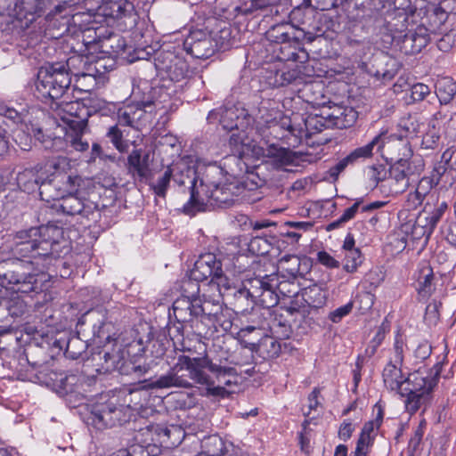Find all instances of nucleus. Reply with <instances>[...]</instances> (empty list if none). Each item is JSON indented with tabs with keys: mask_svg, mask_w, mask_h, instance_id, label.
I'll use <instances>...</instances> for the list:
<instances>
[{
	"mask_svg": "<svg viewBox=\"0 0 456 456\" xmlns=\"http://www.w3.org/2000/svg\"><path fill=\"white\" fill-rule=\"evenodd\" d=\"M298 278L284 273H272L263 277H255L247 281L243 288L239 289L234 296L237 300L250 298L265 308L275 306L280 297L290 298L300 291Z\"/></svg>",
	"mask_w": 456,
	"mask_h": 456,
	"instance_id": "obj_4",
	"label": "nucleus"
},
{
	"mask_svg": "<svg viewBox=\"0 0 456 456\" xmlns=\"http://www.w3.org/2000/svg\"><path fill=\"white\" fill-rule=\"evenodd\" d=\"M436 290L435 275L432 267L424 264L418 270L417 291L419 298L427 300Z\"/></svg>",
	"mask_w": 456,
	"mask_h": 456,
	"instance_id": "obj_25",
	"label": "nucleus"
},
{
	"mask_svg": "<svg viewBox=\"0 0 456 456\" xmlns=\"http://www.w3.org/2000/svg\"><path fill=\"white\" fill-rule=\"evenodd\" d=\"M77 178L70 175H57L49 180H43L39 187V195L43 200H61L64 195L74 190Z\"/></svg>",
	"mask_w": 456,
	"mask_h": 456,
	"instance_id": "obj_15",
	"label": "nucleus"
},
{
	"mask_svg": "<svg viewBox=\"0 0 456 456\" xmlns=\"http://www.w3.org/2000/svg\"><path fill=\"white\" fill-rule=\"evenodd\" d=\"M290 301L289 310L291 312L306 313L308 312L309 305L305 302V290L300 289V291L296 296H293Z\"/></svg>",
	"mask_w": 456,
	"mask_h": 456,
	"instance_id": "obj_54",
	"label": "nucleus"
},
{
	"mask_svg": "<svg viewBox=\"0 0 456 456\" xmlns=\"http://www.w3.org/2000/svg\"><path fill=\"white\" fill-rule=\"evenodd\" d=\"M37 167L35 168H27L22 172H20L17 175V183L19 187L28 192L31 193L39 191V187L41 182L43 181V175L39 174V170Z\"/></svg>",
	"mask_w": 456,
	"mask_h": 456,
	"instance_id": "obj_33",
	"label": "nucleus"
},
{
	"mask_svg": "<svg viewBox=\"0 0 456 456\" xmlns=\"http://www.w3.org/2000/svg\"><path fill=\"white\" fill-rule=\"evenodd\" d=\"M431 352H432L431 346L427 341H423V342L419 343V346H417V348L415 349L414 356L417 359L423 361V360L427 359L428 357H429V355L431 354Z\"/></svg>",
	"mask_w": 456,
	"mask_h": 456,
	"instance_id": "obj_63",
	"label": "nucleus"
},
{
	"mask_svg": "<svg viewBox=\"0 0 456 456\" xmlns=\"http://www.w3.org/2000/svg\"><path fill=\"white\" fill-rule=\"evenodd\" d=\"M402 164H394L391 167L390 187L395 193L403 192L410 185L411 179L403 173Z\"/></svg>",
	"mask_w": 456,
	"mask_h": 456,
	"instance_id": "obj_37",
	"label": "nucleus"
},
{
	"mask_svg": "<svg viewBox=\"0 0 456 456\" xmlns=\"http://www.w3.org/2000/svg\"><path fill=\"white\" fill-rule=\"evenodd\" d=\"M276 127L288 132L289 134L295 137V142L300 141L304 137V129L300 126H297L289 117L280 116L277 119Z\"/></svg>",
	"mask_w": 456,
	"mask_h": 456,
	"instance_id": "obj_46",
	"label": "nucleus"
},
{
	"mask_svg": "<svg viewBox=\"0 0 456 456\" xmlns=\"http://www.w3.org/2000/svg\"><path fill=\"white\" fill-rule=\"evenodd\" d=\"M217 273L211 278L213 281V285L216 290L221 289V291L225 295L230 289H232V282L230 279L224 274L223 268L221 267V272H216Z\"/></svg>",
	"mask_w": 456,
	"mask_h": 456,
	"instance_id": "obj_53",
	"label": "nucleus"
},
{
	"mask_svg": "<svg viewBox=\"0 0 456 456\" xmlns=\"http://www.w3.org/2000/svg\"><path fill=\"white\" fill-rule=\"evenodd\" d=\"M222 301H219V294L214 295L212 299H199V306L196 307L198 316L207 315L216 317L222 312Z\"/></svg>",
	"mask_w": 456,
	"mask_h": 456,
	"instance_id": "obj_39",
	"label": "nucleus"
},
{
	"mask_svg": "<svg viewBox=\"0 0 456 456\" xmlns=\"http://www.w3.org/2000/svg\"><path fill=\"white\" fill-rule=\"evenodd\" d=\"M172 168L174 182L188 188L191 193L190 200L183 207V213L189 216L204 211L208 205L229 207L240 191L235 183H223L224 171L216 165L205 167L201 171L185 163L173 164Z\"/></svg>",
	"mask_w": 456,
	"mask_h": 456,
	"instance_id": "obj_2",
	"label": "nucleus"
},
{
	"mask_svg": "<svg viewBox=\"0 0 456 456\" xmlns=\"http://www.w3.org/2000/svg\"><path fill=\"white\" fill-rule=\"evenodd\" d=\"M302 266L307 268L306 259H302L296 255H286L279 261V273H284L294 278H302L305 271Z\"/></svg>",
	"mask_w": 456,
	"mask_h": 456,
	"instance_id": "obj_32",
	"label": "nucleus"
},
{
	"mask_svg": "<svg viewBox=\"0 0 456 456\" xmlns=\"http://www.w3.org/2000/svg\"><path fill=\"white\" fill-rule=\"evenodd\" d=\"M399 150L403 151V157L395 159V164H402L403 173L411 179L424 170V161L420 157H412L411 149L407 142H399Z\"/></svg>",
	"mask_w": 456,
	"mask_h": 456,
	"instance_id": "obj_22",
	"label": "nucleus"
},
{
	"mask_svg": "<svg viewBox=\"0 0 456 456\" xmlns=\"http://www.w3.org/2000/svg\"><path fill=\"white\" fill-rule=\"evenodd\" d=\"M82 61L81 56L74 55L66 62H55L40 68L35 83L37 96L52 100L63 97L71 84L70 74L78 77V73H74L73 69Z\"/></svg>",
	"mask_w": 456,
	"mask_h": 456,
	"instance_id": "obj_5",
	"label": "nucleus"
},
{
	"mask_svg": "<svg viewBox=\"0 0 456 456\" xmlns=\"http://www.w3.org/2000/svg\"><path fill=\"white\" fill-rule=\"evenodd\" d=\"M370 444L371 437L365 434H361L354 451V456H367Z\"/></svg>",
	"mask_w": 456,
	"mask_h": 456,
	"instance_id": "obj_60",
	"label": "nucleus"
},
{
	"mask_svg": "<svg viewBox=\"0 0 456 456\" xmlns=\"http://www.w3.org/2000/svg\"><path fill=\"white\" fill-rule=\"evenodd\" d=\"M59 207L67 215H82L85 216H88L92 210L95 208L93 204L86 205L83 200L72 194V191L64 195Z\"/></svg>",
	"mask_w": 456,
	"mask_h": 456,
	"instance_id": "obj_28",
	"label": "nucleus"
},
{
	"mask_svg": "<svg viewBox=\"0 0 456 456\" xmlns=\"http://www.w3.org/2000/svg\"><path fill=\"white\" fill-rule=\"evenodd\" d=\"M238 131V133H232L230 136L229 142L231 146L234 147L237 151L242 154H246L248 151L252 152L253 146L256 144L248 140L245 135V129Z\"/></svg>",
	"mask_w": 456,
	"mask_h": 456,
	"instance_id": "obj_45",
	"label": "nucleus"
},
{
	"mask_svg": "<svg viewBox=\"0 0 456 456\" xmlns=\"http://www.w3.org/2000/svg\"><path fill=\"white\" fill-rule=\"evenodd\" d=\"M327 110H322L319 114H309L304 119V136L308 138L324 129L333 128Z\"/></svg>",
	"mask_w": 456,
	"mask_h": 456,
	"instance_id": "obj_29",
	"label": "nucleus"
},
{
	"mask_svg": "<svg viewBox=\"0 0 456 456\" xmlns=\"http://www.w3.org/2000/svg\"><path fill=\"white\" fill-rule=\"evenodd\" d=\"M440 181V174L433 173L430 176L422 177L414 191L410 192L407 196L406 203L410 208H417L420 206L424 199L428 195L431 190L438 184Z\"/></svg>",
	"mask_w": 456,
	"mask_h": 456,
	"instance_id": "obj_21",
	"label": "nucleus"
},
{
	"mask_svg": "<svg viewBox=\"0 0 456 456\" xmlns=\"http://www.w3.org/2000/svg\"><path fill=\"white\" fill-rule=\"evenodd\" d=\"M69 250L62 228L48 224L18 232L13 238V254L16 257L0 264V278L11 285V289L20 294L44 293L50 282L45 271L57 261L61 254Z\"/></svg>",
	"mask_w": 456,
	"mask_h": 456,
	"instance_id": "obj_1",
	"label": "nucleus"
},
{
	"mask_svg": "<svg viewBox=\"0 0 456 456\" xmlns=\"http://www.w3.org/2000/svg\"><path fill=\"white\" fill-rule=\"evenodd\" d=\"M294 28L289 24H279L273 27L268 32L269 40L276 44H281L280 50L283 53L282 59L292 61H303L306 58V53L303 50H290V40L294 38Z\"/></svg>",
	"mask_w": 456,
	"mask_h": 456,
	"instance_id": "obj_13",
	"label": "nucleus"
},
{
	"mask_svg": "<svg viewBox=\"0 0 456 456\" xmlns=\"http://www.w3.org/2000/svg\"><path fill=\"white\" fill-rule=\"evenodd\" d=\"M249 249L258 255H265L269 250V244L265 239L256 236L250 240Z\"/></svg>",
	"mask_w": 456,
	"mask_h": 456,
	"instance_id": "obj_59",
	"label": "nucleus"
},
{
	"mask_svg": "<svg viewBox=\"0 0 456 456\" xmlns=\"http://www.w3.org/2000/svg\"><path fill=\"white\" fill-rule=\"evenodd\" d=\"M430 94V88L423 83H416L411 88V97L413 102L423 101Z\"/></svg>",
	"mask_w": 456,
	"mask_h": 456,
	"instance_id": "obj_58",
	"label": "nucleus"
},
{
	"mask_svg": "<svg viewBox=\"0 0 456 456\" xmlns=\"http://www.w3.org/2000/svg\"><path fill=\"white\" fill-rule=\"evenodd\" d=\"M142 113L133 104L127 105L118 112V122L124 126H133L134 122L141 119Z\"/></svg>",
	"mask_w": 456,
	"mask_h": 456,
	"instance_id": "obj_47",
	"label": "nucleus"
},
{
	"mask_svg": "<svg viewBox=\"0 0 456 456\" xmlns=\"http://www.w3.org/2000/svg\"><path fill=\"white\" fill-rule=\"evenodd\" d=\"M129 356L128 351L122 347V345L115 343L111 350L104 352V366L106 371L118 370L121 373L126 372V362Z\"/></svg>",
	"mask_w": 456,
	"mask_h": 456,
	"instance_id": "obj_23",
	"label": "nucleus"
},
{
	"mask_svg": "<svg viewBox=\"0 0 456 456\" xmlns=\"http://www.w3.org/2000/svg\"><path fill=\"white\" fill-rule=\"evenodd\" d=\"M100 41V35L97 33V29L94 27L86 28L82 32V42L86 46V50L90 51V48L98 44Z\"/></svg>",
	"mask_w": 456,
	"mask_h": 456,
	"instance_id": "obj_56",
	"label": "nucleus"
},
{
	"mask_svg": "<svg viewBox=\"0 0 456 456\" xmlns=\"http://www.w3.org/2000/svg\"><path fill=\"white\" fill-rule=\"evenodd\" d=\"M258 352L265 358L277 357L281 352V344L271 336H265L258 343Z\"/></svg>",
	"mask_w": 456,
	"mask_h": 456,
	"instance_id": "obj_42",
	"label": "nucleus"
},
{
	"mask_svg": "<svg viewBox=\"0 0 456 456\" xmlns=\"http://www.w3.org/2000/svg\"><path fill=\"white\" fill-rule=\"evenodd\" d=\"M92 15L113 20L119 30L133 29L139 16L132 3L122 0H84Z\"/></svg>",
	"mask_w": 456,
	"mask_h": 456,
	"instance_id": "obj_8",
	"label": "nucleus"
},
{
	"mask_svg": "<svg viewBox=\"0 0 456 456\" xmlns=\"http://www.w3.org/2000/svg\"><path fill=\"white\" fill-rule=\"evenodd\" d=\"M404 347L405 343L403 342L402 338L396 337L393 346L392 354L387 363L402 366L403 362Z\"/></svg>",
	"mask_w": 456,
	"mask_h": 456,
	"instance_id": "obj_52",
	"label": "nucleus"
},
{
	"mask_svg": "<svg viewBox=\"0 0 456 456\" xmlns=\"http://www.w3.org/2000/svg\"><path fill=\"white\" fill-rule=\"evenodd\" d=\"M200 281H195L191 278L190 274V278L183 281L182 283V291L183 294L181 297L191 298V299H200L199 297V294L202 291V287L199 285Z\"/></svg>",
	"mask_w": 456,
	"mask_h": 456,
	"instance_id": "obj_48",
	"label": "nucleus"
},
{
	"mask_svg": "<svg viewBox=\"0 0 456 456\" xmlns=\"http://www.w3.org/2000/svg\"><path fill=\"white\" fill-rule=\"evenodd\" d=\"M47 7V0H16L14 11L20 17L40 14Z\"/></svg>",
	"mask_w": 456,
	"mask_h": 456,
	"instance_id": "obj_36",
	"label": "nucleus"
},
{
	"mask_svg": "<svg viewBox=\"0 0 456 456\" xmlns=\"http://www.w3.org/2000/svg\"><path fill=\"white\" fill-rule=\"evenodd\" d=\"M150 155L142 156L140 150H134L127 158L128 170L141 179L147 178L150 166Z\"/></svg>",
	"mask_w": 456,
	"mask_h": 456,
	"instance_id": "obj_34",
	"label": "nucleus"
},
{
	"mask_svg": "<svg viewBox=\"0 0 456 456\" xmlns=\"http://www.w3.org/2000/svg\"><path fill=\"white\" fill-rule=\"evenodd\" d=\"M19 293L5 289L0 301V305L8 311L10 315L14 317L21 316L28 311V303Z\"/></svg>",
	"mask_w": 456,
	"mask_h": 456,
	"instance_id": "obj_31",
	"label": "nucleus"
},
{
	"mask_svg": "<svg viewBox=\"0 0 456 456\" xmlns=\"http://www.w3.org/2000/svg\"><path fill=\"white\" fill-rule=\"evenodd\" d=\"M439 134L433 129L427 132L422 138V146L425 149H434L439 141Z\"/></svg>",
	"mask_w": 456,
	"mask_h": 456,
	"instance_id": "obj_62",
	"label": "nucleus"
},
{
	"mask_svg": "<svg viewBox=\"0 0 456 456\" xmlns=\"http://www.w3.org/2000/svg\"><path fill=\"white\" fill-rule=\"evenodd\" d=\"M202 448L206 456H223L225 451L224 443L218 436H210L202 441Z\"/></svg>",
	"mask_w": 456,
	"mask_h": 456,
	"instance_id": "obj_43",
	"label": "nucleus"
},
{
	"mask_svg": "<svg viewBox=\"0 0 456 456\" xmlns=\"http://www.w3.org/2000/svg\"><path fill=\"white\" fill-rule=\"evenodd\" d=\"M317 256L318 261L326 267L337 268L339 266V262L326 251H320Z\"/></svg>",
	"mask_w": 456,
	"mask_h": 456,
	"instance_id": "obj_64",
	"label": "nucleus"
},
{
	"mask_svg": "<svg viewBox=\"0 0 456 456\" xmlns=\"http://www.w3.org/2000/svg\"><path fill=\"white\" fill-rule=\"evenodd\" d=\"M197 306L199 299L180 297L173 303L174 315L179 322H189L194 317H198Z\"/></svg>",
	"mask_w": 456,
	"mask_h": 456,
	"instance_id": "obj_27",
	"label": "nucleus"
},
{
	"mask_svg": "<svg viewBox=\"0 0 456 456\" xmlns=\"http://www.w3.org/2000/svg\"><path fill=\"white\" fill-rule=\"evenodd\" d=\"M386 136L383 134L376 135L369 143L352 151L346 157L338 161L329 170L330 177L337 179L338 175L348 167H353L373 155V151H382L385 148Z\"/></svg>",
	"mask_w": 456,
	"mask_h": 456,
	"instance_id": "obj_12",
	"label": "nucleus"
},
{
	"mask_svg": "<svg viewBox=\"0 0 456 456\" xmlns=\"http://www.w3.org/2000/svg\"><path fill=\"white\" fill-rule=\"evenodd\" d=\"M171 430L160 425H151L144 429H141L135 439L142 444H134L127 449L129 456H150L156 455L159 452V449L156 444L161 446H169L168 439Z\"/></svg>",
	"mask_w": 456,
	"mask_h": 456,
	"instance_id": "obj_11",
	"label": "nucleus"
},
{
	"mask_svg": "<svg viewBox=\"0 0 456 456\" xmlns=\"http://www.w3.org/2000/svg\"><path fill=\"white\" fill-rule=\"evenodd\" d=\"M107 136L119 151H125L126 145L122 140L123 134L118 126H110L107 133Z\"/></svg>",
	"mask_w": 456,
	"mask_h": 456,
	"instance_id": "obj_57",
	"label": "nucleus"
},
{
	"mask_svg": "<svg viewBox=\"0 0 456 456\" xmlns=\"http://www.w3.org/2000/svg\"><path fill=\"white\" fill-rule=\"evenodd\" d=\"M204 355L198 357H190L185 354H180L176 362L164 375L152 381L150 388H169L183 387L190 388L191 384L188 379L195 383L210 384L208 379L203 373Z\"/></svg>",
	"mask_w": 456,
	"mask_h": 456,
	"instance_id": "obj_6",
	"label": "nucleus"
},
{
	"mask_svg": "<svg viewBox=\"0 0 456 456\" xmlns=\"http://www.w3.org/2000/svg\"><path fill=\"white\" fill-rule=\"evenodd\" d=\"M174 170L172 165L168 166L164 172L151 184V189L159 197H165L168 189L171 179L173 178Z\"/></svg>",
	"mask_w": 456,
	"mask_h": 456,
	"instance_id": "obj_44",
	"label": "nucleus"
},
{
	"mask_svg": "<svg viewBox=\"0 0 456 456\" xmlns=\"http://www.w3.org/2000/svg\"><path fill=\"white\" fill-rule=\"evenodd\" d=\"M399 134H389L387 133H382L385 136V148H390L391 143H393L395 139L397 142V147L399 148V142H404L403 139L408 136L415 134L419 128V123L415 116L408 115L400 119L399 124Z\"/></svg>",
	"mask_w": 456,
	"mask_h": 456,
	"instance_id": "obj_24",
	"label": "nucleus"
},
{
	"mask_svg": "<svg viewBox=\"0 0 456 456\" xmlns=\"http://www.w3.org/2000/svg\"><path fill=\"white\" fill-rule=\"evenodd\" d=\"M440 306L441 303L437 300H433L427 305L424 319L428 324L435 325L437 322Z\"/></svg>",
	"mask_w": 456,
	"mask_h": 456,
	"instance_id": "obj_55",
	"label": "nucleus"
},
{
	"mask_svg": "<svg viewBox=\"0 0 456 456\" xmlns=\"http://www.w3.org/2000/svg\"><path fill=\"white\" fill-rule=\"evenodd\" d=\"M203 373L210 382V384H200L206 387L207 396L227 397L230 394L227 387L238 382L235 368L214 363L208 354H204Z\"/></svg>",
	"mask_w": 456,
	"mask_h": 456,
	"instance_id": "obj_9",
	"label": "nucleus"
},
{
	"mask_svg": "<svg viewBox=\"0 0 456 456\" xmlns=\"http://www.w3.org/2000/svg\"><path fill=\"white\" fill-rule=\"evenodd\" d=\"M403 231L405 234L410 236L411 240H419L425 239V242L427 243L434 229L427 222V218H424V216L419 214L413 224L407 223L403 225Z\"/></svg>",
	"mask_w": 456,
	"mask_h": 456,
	"instance_id": "obj_30",
	"label": "nucleus"
},
{
	"mask_svg": "<svg viewBox=\"0 0 456 456\" xmlns=\"http://www.w3.org/2000/svg\"><path fill=\"white\" fill-rule=\"evenodd\" d=\"M210 38L201 30L191 32L183 42L184 50L195 58H208L212 53Z\"/></svg>",
	"mask_w": 456,
	"mask_h": 456,
	"instance_id": "obj_18",
	"label": "nucleus"
},
{
	"mask_svg": "<svg viewBox=\"0 0 456 456\" xmlns=\"http://www.w3.org/2000/svg\"><path fill=\"white\" fill-rule=\"evenodd\" d=\"M130 97L132 104L142 113L151 111L156 100V89L148 81H141L133 86Z\"/></svg>",
	"mask_w": 456,
	"mask_h": 456,
	"instance_id": "obj_19",
	"label": "nucleus"
},
{
	"mask_svg": "<svg viewBox=\"0 0 456 456\" xmlns=\"http://www.w3.org/2000/svg\"><path fill=\"white\" fill-rule=\"evenodd\" d=\"M298 77V71L291 69L288 70H277L273 85L274 86H284L294 82Z\"/></svg>",
	"mask_w": 456,
	"mask_h": 456,
	"instance_id": "obj_51",
	"label": "nucleus"
},
{
	"mask_svg": "<svg viewBox=\"0 0 456 456\" xmlns=\"http://www.w3.org/2000/svg\"><path fill=\"white\" fill-rule=\"evenodd\" d=\"M58 115L66 123L64 140L77 151L89 149V142L83 139L87 126L88 110L77 101H62L58 105Z\"/></svg>",
	"mask_w": 456,
	"mask_h": 456,
	"instance_id": "obj_7",
	"label": "nucleus"
},
{
	"mask_svg": "<svg viewBox=\"0 0 456 456\" xmlns=\"http://www.w3.org/2000/svg\"><path fill=\"white\" fill-rule=\"evenodd\" d=\"M332 127L344 129L352 126L357 119V112L351 107L335 106L327 110Z\"/></svg>",
	"mask_w": 456,
	"mask_h": 456,
	"instance_id": "obj_26",
	"label": "nucleus"
},
{
	"mask_svg": "<svg viewBox=\"0 0 456 456\" xmlns=\"http://www.w3.org/2000/svg\"><path fill=\"white\" fill-rule=\"evenodd\" d=\"M447 209L448 204L443 200L437 201L433 208H429L428 204H427L419 214L424 216V218H427V222L435 230Z\"/></svg>",
	"mask_w": 456,
	"mask_h": 456,
	"instance_id": "obj_38",
	"label": "nucleus"
},
{
	"mask_svg": "<svg viewBox=\"0 0 456 456\" xmlns=\"http://www.w3.org/2000/svg\"><path fill=\"white\" fill-rule=\"evenodd\" d=\"M362 263V256L360 249L350 250L346 253L344 270L347 273H354Z\"/></svg>",
	"mask_w": 456,
	"mask_h": 456,
	"instance_id": "obj_50",
	"label": "nucleus"
},
{
	"mask_svg": "<svg viewBox=\"0 0 456 456\" xmlns=\"http://www.w3.org/2000/svg\"><path fill=\"white\" fill-rule=\"evenodd\" d=\"M280 116L281 112L278 110L262 105L259 107L256 117L251 118V122L253 121L256 128L259 131H263L265 128H275Z\"/></svg>",
	"mask_w": 456,
	"mask_h": 456,
	"instance_id": "obj_35",
	"label": "nucleus"
},
{
	"mask_svg": "<svg viewBox=\"0 0 456 456\" xmlns=\"http://www.w3.org/2000/svg\"><path fill=\"white\" fill-rule=\"evenodd\" d=\"M130 408L119 402L118 396L112 395L97 402L92 410V423L98 428H113L126 422Z\"/></svg>",
	"mask_w": 456,
	"mask_h": 456,
	"instance_id": "obj_10",
	"label": "nucleus"
},
{
	"mask_svg": "<svg viewBox=\"0 0 456 456\" xmlns=\"http://www.w3.org/2000/svg\"><path fill=\"white\" fill-rule=\"evenodd\" d=\"M436 96L441 103L447 104L456 94V84L449 77L439 79L436 86Z\"/></svg>",
	"mask_w": 456,
	"mask_h": 456,
	"instance_id": "obj_40",
	"label": "nucleus"
},
{
	"mask_svg": "<svg viewBox=\"0 0 456 456\" xmlns=\"http://www.w3.org/2000/svg\"><path fill=\"white\" fill-rule=\"evenodd\" d=\"M305 302L310 308L322 307L326 303V292L318 285H313L304 289Z\"/></svg>",
	"mask_w": 456,
	"mask_h": 456,
	"instance_id": "obj_41",
	"label": "nucleus"
},
{
	"mask_svg": "<svg viewBox=\"0 0 456 456\" xmlns=\"http://www.w3.org/2000/svg\"><path fill=\"white\" fill-rule=\"evenodd\" d=\"M219 118L223 128L229 131L243 130L251 124V117L244 109L236 107L219 109L210 111L208 118L211 121Z\"/></svg>",
	"mask_w": 456,
	"mask_h": 456,
	"instance_id": "obj_14",
	"label": "nucleus"
},
{
	"mask_svg": "<svg viewBox=\"0 0 456 456\" xmlns=\"http://www.w3.org/2000/svg\"><path fill=\"white\" fill-rule=\"evenodd\" d=\"M430 41L427 28L419 26L414 31L406 33L402 40L401 50L405 54H416L421 52Z\"/></svg>",
	"mask_w": 456,
	"mask_h": 456,
	"instance_id": "obj_20",
	"label": "nucleus"
},
{
	"mask_svg": "<svg viewBox=\"0 0 456 456\" xmlns=\"http://www.w3.org/2000/svg\"><path fill=\"white\" fill-rule=\"evenodd\" d=\"M221 261L214 254H203L200 256L191 271V278L200 281L211 280L216 272H221Z\"/></svg>",
	"mask_w": 456,
	"mask_h": 456,
	"instance_id": "obj_17",
	"label": "nucleus"
},
{
	"mask_svg": "<svg viewBox=\"0 0 456 456\" xmlns=\"http://www.w3.org/2000/svg\"><path fill=\"white\" fill-rule=\"evenodd\" d=\"M252 155L256 159H270L272 164L277 168H283L287 166L292 165L297 159L294 152L290 150L283 147H277L274 144L269 145L266 149L258 145H254L252 149Z\"/></svg>",
	"mask_w": 456,
	"mask_h": 456,
	"instance_id": "obj_16",
	"label": "nucleus"
},
{
	"mask_svg": "<svg viewBox=\"0 0 456 456\" xmlns=\"http://www.w3.org/2000/svg\"><path fill=\"white\" fill-rule=\"evenodd\" d=\"M354 303L348 302L345 305H342L336 310H334L332 313H330V319L332 322H339L343 317L349 314L353 309Z\"/></svg>",
	"mask_w": 456,
	"mask_h": 456,
	"instance_id": "obj_61",
	"label": "nucleus"
},
{
	"mask_svg": "<svg viewBox=\"0 0 456 456\" xmlns=\"http://www.w3.org/2000/svg\"><path fill=\"white\" fill-rule=\"evenodd\" d=\"M188 69L185 61L176 59L174 63L167 68V73L172 81L179 82L186 77Z\"/></svg>",
	"mask_w": 456,
	"mask_h": 456,
	"instance_id": "obj_49",
	"label": "nucleus"
},
{
	"mask_svg": "<svg viewBox=\"0 0 456 456\" xmlns=\"http://www.w3.org/2000/svg\"><path fill=\"white\" fill-rule=\"evenodd\" d=\"M382 378L387 389L405 397V410L412 415L429 403L431 392L438 381V373L419 370L404 377L401 365L387 363Z\"/></svg>",
	"mask_w": 456,
	"mask_h": 456,
	"instance_id": "obj_3",
	"label": "nucleus"
}]
</instances>
